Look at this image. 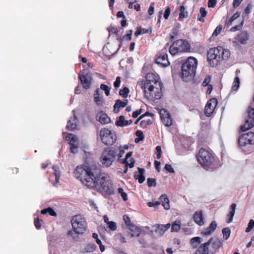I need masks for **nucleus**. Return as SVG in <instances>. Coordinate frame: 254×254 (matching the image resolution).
<instances>
[{"label":"nucleus","instance_id":"62","mask_svg":"<svg viewBox=\"0 0 254 254\" xmlns=\"http://www.w3.org/2000/svg\"><path fill=\"white\" fill-rule=\"evenodd\" d=\"M154 165L156 169L158 171V172L160 171V162L157 161H154Z\"/></svg>","mask_w":254,"mask_h":254},{"label":"nucleus","instance_id":"35","mask_svg":"<svg viewBox=\"0 0 254 254\" xmlns=\"http://www.w3.org/2000/svg\"><path fill=\"white\" fill-rule=\"evenodd\" d=\"M248 40V35L246 32L242 33L238 36V40L242 44H244Z\"/></svg>","mask_w":254,"mask_h":254},{"label":"nucleus","instance_id":"12","mask_svg":"<svg viewBox=\"0 0 254 254\" xmlns=\"http://www.w3.org/2000/svg\"><path fill=\"white\" fill-rule=\"evenodd\" d=\"M161 120L166 127H170L172 125V119L170 113L165 109H161L160 111Z\"/></svg>","mask_w":254,"mask_h":254},{"label":"nucleus","instance_id":"52","mask_svg":"<svg viewBox=\"0 0 254 254\" xmlns=\"http://www.w3.org/2000/svg\"><path fill=\"white\" fill-rule=\"evenodd\" d=\"M217 3L216 0H208V6L209 7H214Z\"/></svg>","mask_w":254,"mask_h":254},{"label":"nucleus","instance_id":"39","mask_svg":"<svg viewBox=\"0 0 254 254\" xmlns=\"http://www.w3.org/2000/svg\"><path fill=\"white\" fill-rule=\"evenodd\" d=\"M129 93V89L127 87H124L123 89L120 90L119 95L123 97L126 98L128 96Z\"/></svg>","mask_w":254,"mask_h":254},{"label":"nucleus","instance_id":"6","mask_svg":"<svg viewBox=\"0 0 254 254\" xmlns=\"http://www.w3.org/2000/svg\"><path fill=\"white\" fill-rule=\"evenodd\" d=\"M73 231L77 234H83L86 231L87 223L81 215L74 216L71 220Z\"/></svg>","mask_w":254,"mask_h":254},{"label":"nucleus","instance_id":"25","mask_svg":"<svg viewBox=\"0 0 254 254\" xmlns=\"http://www.w3.org/2000/svg\"><path fill=\"white\" fill-rule=\"evenodd\" d=\"M162 206L166 210H168L170 208L169 200L165 194H162L159 197Z\"/></svg>","mask_w":254,"mask_h":254},{"label":"nucleus","instance_id":"55","mask_svg":"<svg viewBox=\"0 0 254 254\" xmlns=\"http://www.w3.org/2000/svg\"><path fill=\"white\" fill-rule=\"evenodd\" d=\"M160 204V202L159 201H155V202H149L147 203V205L149 207H153V206H156Z\"/></svg>","mask_w":254,"mask_h":254},{"label":"nucleus","instance_id":"23","mask_svg":"<svg viewBox=\"0 0 254 254\" xmlns=\"http://www.w3.org/2000/svg\"><path fill=\"white\" fill-rule=\"evenodd\" d=\"M98 121L103 125L108 124L110 122V118L106 114L100 113L97 115Z\"/></svg>","mask_w":254,"mask_h":254},{"label":"nucleus","instance_id":"64","mask_svg":"<svg viewBox=\"0 0 254 254\" xmlns=\"http://www.w3.org/2000/svg\"><path fill=\"white\" fill-rule=\"evenodd\" d=\"M120 152L118 154V157L119 158H121L125 153L124 149H123V147H119Z\"/></svg>","mask_w":254,"mask_h":254},{"label":"nucleus","instance_id":"58","mask_svg":"<svg viewBox=\"0 0 254 254\" xmlns=\"http://www.w3.org/2000/svg\"><path fill=\"white\" fill-rule=\"evenodd\" d=\"M243 0H234L233 5L234 7H238Z\"/></svg>","mask_w":254,"mask_h":254},{"label":"nucleus","instance_id":"10","mask_svg":"<svg viewBox=\"0 0 254 254\" xmlns=\"http://www.w3.org/2000/svg\"><path fill=\"white\" fill-rule=\"evenodd\" d=\"M248 118L245 124L241 127L242 131H245L254 127V108H249L248 110Z\"/></svg>","mask_w":254,"mask_h":254},{"label":"nucleus","instance_id":"11","mask_svg":"<svg viewBox=\"0 0 254 254\" xmlns=\"http://www.w3.org/2000/svg\"><path fill=\"white\" fill-rule=\"evenodd\" d=\"M79 79L84 89H89L92 83V78L91 74L89 73L81 74L79 75Z\"/></svg>","mask_w":254,"mask_h":254},{"label":"nucleus","instance_id":"37","mask_svg":"<svg viewBox=\"0 0 254 254\" xmlns=\"http://www.w3.org/2000/svg\"><path fill=\"white\" fill-rule=\"evenodd\" d=\"M222 234L223 235V238L225 240H227L229 238L231 234V230L230 228L228 227L224 228L222 230Z\"/></svg>","mask_w":254,"mask_h":254},{"label":"nucleus","instance_id":"21","mask_svg":"<svg viewBox=\"0 0 254 254\" xmlns=\"http://www.w3.org/2000/svg\"><path fill=\"white\" fill-rule=\"evenodd\" d=\"M193 219L194 222L199 226H202L204 224L201 211L195 212L193 214Z\"/></svg>","mask_w":254,"mask_h":254},{"label":"nucleus","instance_id":"49","mask_svg":"<svg viewBox=\"0 0 254 254\" xmlns=\"http://www.w3.org/2000/svg\"><path fill=\"white\" fill-rule=\"evenodd\" d=\"M108 225L111 230L115 231L117 229V225L115 222L110 221Z\"/></svg>","mask_w":254,"mask_h":254},{"label":"nucleus","instance_id":"16","mask_svg":"<svg viewBox=\"0 0 254 254\" xmlns=\"http://www.w3.org/2000/svg\"><path fill=\"white\" fill-rule=\"evenodd\" d=\"M156 64L166 67L170 64L168 60V55L166 53H162L158 55L155 61Z\"/></svg>","mask_w":254,"mask_h":254},{"label":"nucleus","instance_id":"38","mask_svg":"<svg viewBox=\"0 0 254 254\" xmlns=\"http://www.w3.org/2000/svg\"><path fill=\"white\" fill-rule=\"evenodd\" d=\"M169 52L172 55H175L178 53L180 52L178 49L177 47L175 46L174 42L173 45L170 47Z\"/></svg>","mask_w":254,"mask_h":254},{"label":"nucleus","instance_id":"9","mask_svg":"<svg viewBox=\"0 0 254 254\" xmlns=\"http://www.w3.org/2000/svg\"><path fill=\"white\" fill-rule=\"evenodd\" d=\"M239 144L241 147L254 143V133L250 131L241 135L239 139Z\"/></svg>","mask_w":254,"mask_h":254},{"label":"nucleus","instance_id":"50","mask_svg":"<svg viewBox=\"0 0 254 254\" xmlns=\"http://www.w3.org/2000/svg\"><path fill=\"white\" fill-rule=\"evenodd\" d=\"M121 78L119 76L117 77L114 83V87L117 89L120 86L121 84Z\"/></svg>","mask_w":254,"mask_h":254},{"label":"nucleus","instance_id":"46","mask_svg":"<svg viewBox=\"0 0 254 254\" xmlns=\"http://www.w3.org/2000/svg\"><path fill=\"white\" fill-rule=\"evenodd\" d=\"M152 122V120L150 119L144 120L141 121L140 125L141 127H145L148 125L151 124Z\"/></svg>","mask_w":254,"mask_h":254},{"label":"nucleus","instance_id":"30","mask_svg":"<svg viewBox=\"0 0 254 254\" xmlns=\"http://www.w3.org/2000/svg\"><path fill=\"white\" fill-rule=\"evenodd\" d=\"M240 84V78L236 76L234 79L233 85L232 87V90L236 91L239 88Z\"/></svg>","mask_w":254,"mask_h":254},{"label":"nucleus","instance_id":"51","mask_svg":"<svg viewBox=\"0 0 254 254\" xmlns=\"http://www.w3.org/2000/svg\"><path fill=\"white\" fill-rule=\"evenodd\" d=\"M170 12H171L170 8L169 7H167L165 9L164 14V17L165 19H167L168 18V17L170 14Z\"/></svg>","mask_w":254,"mask_h":254},{"label":"nucleus","instance_id":"45","mask_svg":"<svg viewBox=\"0 0 254 254\" xmlns=\"http://www.w3.org/2000/svg\"><path fill=\"white\" fill-rule=\"evenodd\" d=\"M100 88L105 91V94L108 96L110 95V88L106 85L102 84Z\"/></svg>","mask_w":254,"mask_h":254},{"label":"nucleus","instance_id":"63","mask_svg":"<svg viewBox=\"0 0 254 254\" xmlns=\"http://www.w3.org/2000/svg\"><path fill=\"white\" fill-rule=\"evenodd\" d=\"M252 5L251 4H248L247 6L246 7L245 9V12L247 14H249L251 12V9H252Z\"/></svg>","mask_w":254,"mask_h":254},{"label":"nucleus","instance_id":"14","mask_svg":"<svg viewBox=\"0 0 254 254\" xmlns=\"http://www.w3.org/2000/svg\"><path fill=\"white\" fill-rule=\"evenodd\" d=\"M66 139L69 141L70 145V150L71 152L75 153L77 152V146L75 143L77 141V138L75 135L69 134L66 136Z\"/></svg>","mask_w":254,"mask_h":254},{"label":"nucleus","instance_id":"47","mask_svg":"<svg viewBox=\"0 0 254 254\" xmlns=\"http://www.w3.org/2000/svg\"><path fill=\"white\" fill-rule=\"evenodd\" d=\"M222 29V27L221 25L218 26L213 32L212 36L213 37L217 36L219 33H220Z\"/></svg>","mask_w":254,"mask_h":254},{"label":"nucleus","instance_id":"32","mask_svg":"<svg viewBox=\"0 0 254 254\" xmlns=\"http://www.w3.org/2000/svg\"><path fill=\"white\" fill-rule=\"evenodd\" d=\"M180 13L179 14L180 18H187L188 16V12L186 10V7L182 5L180 8Z\"/></svg>","mask_w":254,"mask_h":254},{"label":"nucleus","instance_id":"59","mask_svg":"<svg viewBox=\"0 0 254 254\" xmlns=\"http://www.w3.org/2000/svg\"><path fill=\"white\" fill-rule=\"evenodd\" d=\"M141 113V111L140 110H136L135 112H133L132 113V117L134 118H136L137 117V116L140 115Z\"/></svg>","mask_w":254,"mask_h":254},{"label":"nucleus","instance_id":"7","mask_svg":"<svg viewBox=\"0 0 254 254\" xmlns=\"http://www.w3.org/2000/svg\"><path fill=\"white\" fill-rule=\"evenodd\" d=\"M100 136L102 142L106 145L109 146L112 145L117 139L115 132L106 128L101 129Z\"/></svg>","mask_w":254,"mask_h":254},{"label":"nucleus","instance_id":"33","mask_svg":"<svg viewBox=\"0 0 254 254\" xmlns=\"http://www.w3.org/2000/svg\"><path fill=\"white\" fill-rule=\"evenodd\" d=\"M166 231L164 225H158L155 232L158 236H161L163 235Z\"/></svg>","mask_w":254,"mask_h":254},{"label":"nucleus","instance_id":"36","mask_svg":"<svg viewBox=\"0 0 254 254\" xmlns=\"http://www.w3.org/2000/svg\"><path fill=\"white\" fill-rule=\"evenodd\" d=\"M181 228V223L180 221H176L172 225V232H178Z\"/></svg>","mask_w":254,"mask_h":254},{"label":"nucleus","instance_id":"2","mask_svg":"<svg viewBox=\"0 0 254 254\" xmlns=\"http://www.w3.org/2000/svg\"><path fill=\"white\" fill-rule=\"evenodd\" d=\"M161 82L152 74H147L146 80L141 85L143 88L144 96L148 100L159 99L162 96Z\"/></svg>","mask_w":254,"mask_h":254},{"label":"nucleus","instance_id":"43","mask_svg":"<svg viewBox=\"0 0 254 254\" xmlns=\"http://www.w3.org/2000/svg\"><path fill=\"white\" fill-rule=\"evenodd\" d=\"M201 240L202 239L199 237H193L191 239V243L192 244V245H193V246L195 248H196L197 247V245H194V243H198V244H200L201 242Z\"/></svg>","mask_w":254,"mask_h":254},{"label":"nucleus","instance_id":"34","mask_svg":"<svg viewBox=\"0 0 254 254\" xmlns=\"http://www.w3.org/2000/svg\"><path fill=\"white\" fill-rule=\"evenodd\" d=\"M126 121L127 120H125V118L124 116H121L117 121L116 125L119 127H125Z\"/></svg>","mask_w":254,"mask_h":254},{"label":"nucleus","instance_id":"41","mask_svg":"<svg viewBox=\"0 0 254 254\" xmlns=\"http://www.w3.org/2000/svg\"><path fill=\"white\" fill-rule=\"evenodd\" d=\"M118 193L121 194L123 199L124 201H127V193L124 192V190L122 188H119L118 189Z\"/></svg>","mask_w":254,"mask_h":254},{"label":"nucleus","instance_id":"31","mask_svg":"<svg viewBox=\"0 0 254 254\" xmlns=\"http://www.w3.org/2000/svg\"><path fill=\"white\" fill-rule=\"evenodd\" d=\"M41 214H46L47 213H49V215L53 216H56L57 213L54 210V209L51 207H48L47 208L44 209L41 211Z\"/></svg>","mask_w":254,"mask_h":254},{"label":"nucleus","instance_id":"18","mask_svg":"<svg viewBox=\"0 0 254 254\" xmlns=\"http://www.w3.org/2000/svg\"><path fill=\"white\" fill-rule=\"evenodd\" d=\"M217 227V223L215 221H213L209 225V227L204 230L201 234L204 236L210 235L213 232H214Z\"/></svg>","mask_w":254,"mask_h":254},{"label":"nucleus","instance_id":"60","mask_svg":"<svg viewBox=\"0 0 254 254\" xmlns=\"http://www.w3.org/2000/svg\"><path fill=\"white\" fill-rule=\"evenodd\" d=\"M128 7L129 8H133V4L136 2V0H128Z\"/></svg>","mask_w":254,"mask_h":254},{"label":"nucleus","instance_id":"53","mask_svg":"<svg viewBox=\"0 0 254 254\" xmlns=\"http://www.w3.org/2000/svg\"><path fill=\"white\" fill-rule=\"evenodd\" d=\"M165 169L167 171H168L170 173H174V169L172 168L171 165L170 164H166L164 167Z\"/></svg>","mask_w":254,"mask_h":254},{"label":"nucleus","instance_id":"42","mask_svg":"<svg viewBox=\"0 0 254 254\" xmlns=\"http://www.w3.org/2000/svg\"><path fill=\"white\" fill-rule=\"evenodd\" d=\"M222 245V243L221 242V241L220 240L217 239L213 242L212 247L215 250H218L221 247Z\"/></svg>","mask_w":254,"mask_h":254},{"label":"nucleus","instance_id":"24","mask_svg":"<svg viewBox=\"0 0 254 254\" xmlns=\"http://www.w3.org/2000/svg\"><path fill=\"white\" fill-rule=\"evenodd\" d=\"M236 204L235 203H232L231 205L230 206V211L229 212V214L227 215L228 217V220H227V222L228 223H231L233 217L235 213V210L236 208Z\"/></svg>","mask_w":254,"mask_h":254},{"label":"nucleus","instance_id":"13","mask_svg":"<svg viewBox=\"0 0 254 254\" xmlns=\"http://www.w3.org/2000/svg\"><path fill=\"white\" fill-rule=\"evenodd\" d=\"M217 105V100L215 98L210 99L207 103L205 107V115L209 117L213 113Z\"/></svg>","mask_w":254,"mask_h":254},{"label":"nucleus","instance_id":"17","mask_svg":"<svg viewBox=\"0 0 254 254\" xmlns=\"http://www.w3.org/2000/svg\"><path fill=\"white\" fill-rule=\"evenodd\" d=\"M212 238H210L208 242L201 245L196 252V254H209V246L211 243Z\"/></svg>","mask_w":254,"mask_h":254},{"label":"nucleus","instance_id":"44","mask_svg":"<svg viewBox=\"0 0 254 254\" xmlns=\"http://www.w3.org/2000/svg\"><path fill=\"white\" fill-rule=\"evenodd\" d=\"M254 227V220L253 219H251L248 223V227L246 229V232L249 233L250 232L253 228Z\"/></svg>","mask_w":254,"mask_h":254},{"label":"nucleus","instance_id":"56","mask_svg":"<svg viewBox=\"0 0 254 254\" xmlns=\"http://www.w3.org/2000/svg\"><path fill=\"white\" fill-rule=\"evenodd\" d=\"M154 11V8L153 7V3H152L149 7V9L148 10V12L150 15H151L153 14Z\"/></svg>","mask_w":254,"mask_h":254},{"label":"nucleus","instance_id":"3","mask_svg":"<svg viewBox=\"0 0 254 254\" xmlns=\"http://www.w3.org/2000/svg\"><path fill=\"white\" fill-rule=\"evenodd\" d=\"M230 56L229 50L224 49L222 47L210 49L207 54V60L212 67L218 65L222 60H227Z\"/></svg>","mask_w":254,"mask_h":254},{"label":"nucleus","instance_id":"1","mask_svg":"<svg viewBox=\"0 0 254 254\" xmlns=\"http://www.w3.org/2000/svg\"><path fill=\"white\" fill-rule=\"evenodd\" d=\"M74 174L77 179L89 188H96L109 194L114 193L112 181L107 174L101 172L99 166H77Z\"/></svg>","mask_w":254,"mask_h":254},{"label":"nucleus","instance_id":"15","mask_svg":"<svg viewBox=\"0 0 254 254\" xmlns=\"http://www.w3.org/2000/svg\"><path fill=\"white\" fill-rule=\"evenodd\" d=\"M174 43L180 52H188L190 50V45L186 41L178 40Z\"/></svg>","mask_w":254,"mask_h":254},{"label":"nucleus","instance_id":"40","mask_svg":"<svg viewBox=\"0 0 254 254\" xmlns=\"http://www.w3.org/2000/svg\"><path fill=\"white\" fill-rule=\"evenodd\" d=\"M240 16V13L236 12L231 17V18L226 22V24L228 26H229L232 25V22L236 19L237 18H238Z\"/></svg>","mask_w":254,"mask_h":254},{"label":"nucleus","instance_id":"22","mask_svg":"<svg viewBox=\"0 0 254 254\" xmlns=\"http://www.w3.org/2000/svg\"><path fill=\"white\" fill-rule=\"evenodd\" d=\"M138 170L139 171V173H135L134 175V178L136 180H138V182L140 184L142 183L145 180V170L142 168H138Z\"/></svg>","mask_w":254,"mask_h":254},{"label":"nucleus","instance_id":"28","mask_svg":"<svg viewBox=\"0 0 254 254\" xmlns=\"http://www.w3.org/2000/svg\"><path fill=\"white\" fill-rule=\"evenodd\" d=\"M207 12L204 7H200L199 13L197 15V20L199 21L204 22L203 17L206 15Z\"/></svg>","mask_w":254,"mask_h":254},{"label":"nucleus","instance_id":"20","mask_svg":"<svg viewBox=\"0 0 254 254\" xmlns=\"http://www.w3.org/2000/svg\"><path fill=\"white\" fill-rule=\"evenodd\" d=\"M127 233L131 237H139L140 233V229L133 225H129Z\"/></svg>","mask_w":254,"mask_h":254},{"label":"nucleus","instance_id":"48","mask_svg":"<svg viewBox=\"0 0 254 254\" xmlns=\"http://www.w3.org/2000/svg\"><path fill=\"white\" fill-rule=\"evenodd\" d=\"M147 184L149 187H155L156 185L155 179L150 178H148Z\"/></svg>","mask_w":254,"mask_h":254},{"label":"nucleus","instance_id":"26","mask_svg":"<svg viewBox=\"0 0 254 254\" xmlns=\"http://www.w3.org/2000/svg\"><path fill=\"white\" fill-rule=\"evenodd\" d=\"M132 154V152H129L126 154V158L124 161V163L126 164L127 166H129V168H131L134 166V161L132 158H130L129 161L127 159L130 158Z\"/></svg>","mask_w":254,"mask_h":254},{"label":"nucleus","instance_id":"8","mask_svg":"<svg viewBox=\"0 0 254 254\" xmlns=\"http://www.w3.org/2000/svg\"><path fill=\"white\" fill-rule=\"evenodd\" d=\"M117 155V151L113 149H106L102 153L101 162L106 167L111 166L115 161Z\"/></svg>","mask_w":254,"mask_h":254},{"label":"nucleus","instance_id":"54","mask_svg":"<svg viewBox=\"0 0 254 254\" xmlns=\"http://www.w3.org/2000/svg\"><path fill=\"white\" fill-rule=\"evenodd\" d=\"M136 135L138 137V138H140L141 140H142L144 138V135L142 131L141 130H137L136 133Z\"/></svg>","mask_w":254,"mask_h":254},{"label":"nucleus","instance_id":"61","mask_svg":"<svg viewBox=\"0 0 254 254\" xmlns=\"http://www.w3.org/2000/svg\"><path fill=\"white\" fill-rule=\"evenodd\" d=\"M34 224L37 229H39L41 228V225L40 223L39 220L38 219L35 220Z\"/></svg>","mask_w":254,"mask_h":254},{"label":"nucleus","instance_id":"5","mask_svg":"<svg viewBox=\"0 0 254 254\" xmlns=\"http://www.w3.org/2000/svg\"><path fill=\"white\" fill-rule=\"evenodd\" d=\"M197 65V60L192 57L188 58L182 66V77L185 81L192 79L194 76Z\"/></svg>","mask_w":254,"mask_h":254},{"label":"nucleus","instance_id":"57","mask_svg":"<svg viewBox=\"0 0 254 254\" xmlns=\"http://www.w3.org/2000/svg\"><path fill=\"white\" fill-rule=\"evenodd\" d=\"M117 239L121 242V243H126V238L121 234H119L117 236Z\"/></svg>","mask_w":254,"mask_h":254},{"label":"nucleus","instance_id":"4","mask_svg":"<svg viewBox=\"0 0 254 254\" xmlns=\"http://www.w3.org/2000/svg\"><path fill=\"white\" fill-rule=\"evenodd\" d=\"M197 159L199 164L206 170H213L218 166L217 161L213 154L202 148L199 151Z\"/></svg>","mask_w":254,"mask_h":254},{"label":"nucleus","instance_id":"19","mask_svg":"<svg viewBox=\"0 0 254 254\" xmlns=\"http://www.w3.org/2000/svg\"><path fill=\"white\" fill-rule=\"evenodd\" d=\"M128 103L127 100L122 101L120 100H117L114 106V111L115 113H118L120 109L124 108Z\"/></svg>","mask_w":254,"mask_h":254},{"label":"nucleus","instance_id":"27","mask_svg":"<svg viewBox=\"0 0 254 254\" xmlns=\"http://www.w3.org/2000/svg\"><path fill=\"white\" fill-rule=\"evenodd\" d=\"M73 118L69 120L66 125V128L70 130H73L76 127V117L74 113L73 114Z\"/></svg>","mask_w":254,"mask_h":254},{"label":"nucleus","instance_id":"29","mask_svg":"<svg viewBox=\"0 0 254 254\" xmlns=\"http://www.w3.org/2000/svg\"><path fill=\"white\" fill-rule=\"evenodd\" d=\"M100 90L99 89H96L94 94V100L95 102L98 105H102L103 104V99L99 96Z\"/></svg>","mask_w":254,"mask_h":254}]
</instances>
